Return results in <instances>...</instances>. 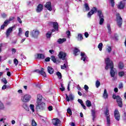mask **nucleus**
Segmentation results:
<instances>
[{
    "instance_id": "nucleus-1",
    "label": "nucleus",
    "mask_w": 126,
    "mask_h": 126,
    "mask_svg": "<svg viewBox=\"0 0 126 126\" xmlns=\"http://www.w3.org/2000/svg\"><path fill=\"white\" fill-rule=\"evenodd\" d=\"M105 64H106V66L105 67V69L108 70L109 69V66L110 68V74L111 77H113L112 80L115 81L117 80V77H115L116 75V71L115 68H114V62L110 60V58H107L105 60Z\"/></svg>"
},
{
    "instance_id": "nucleus-2",
    "label": "nucleus",
    "mask_w": 126,
    "mask_h": 126,
    "mask_svg": "<svg viewBox=\"0 0 126 126\" xmlns=\"http://www.w3.org/2000/svg\"><path fill=\"white\" fill-rule=\"evenodd\" d=\"M96 12H97V15L100 19L99 25H103V24H104V21H105V20L104 19V15L102 12V10H98V9H97L96 7H94L93 8V9H92L90 12H88V17L90 18V17H91V15H93L94 13H96Z\"/></svg>"
},
{
    "instance_id": "nucleus-3",
    "label": "nucleus",
    "mask_w": 126,
    "mask_h": 126,
    "mask_svg": "<svg viewBox=\"0 0 126 126\" xmlns=\"http://www.w3.org/2000/svg\"><path fill=\"white\" fill-rule=\"evenodd\" d=\"M112 98L114 100H116V102L120 108H123V99L120 95H117L116 94L112 95Z\"/></svg>"
},
{
    "instance_id": "nucleus-4",
    "label": "nucleus",
    "mask_w": 126,
    "mask_h": 126,
    "mask_svg": "<svg viewBox=\"0 0 126 126\" xmlns=\"http://www.w3.org/2000/svg\"><path fill=\"white\" fill-rule=\"evenodd\" d=\"M37 104L36 109L37 111H45L46 110V103L42 102Z\"/></svg>"
},
{
    "instance_id": "nucleus-5",
    "label": "nucleus",
    "mask_w": 126,
    "mask_h": 126,
    "mask_svg": "<svg viewBox=\"0 0 126 126\" xmlns=\"http://www.w3.org/2000/svg\"><path fill=\"white\" fill-rule=\"evenodd\" d=\"M116 21L118 26L121 28L122 25H123V18H122V17H121V15L119 13L116 14Z\"/></svg>"
},
{
    "instance_id": "nucleus-6",
    "label": "nucleus",
    "mask_w": 126,
    "mask_h": 126,
    "mask_svg": "<svg viewBox=\"0 0 126 126\" xmlns=\"http://www.w3.org/2000/svg\"><path fill=\"white\" fill-rule=\"evenodd\" d=\"M104 114L106 117V125L107 126H110L111 125V119L110 118V114L109 113V109L106 108V111L104 112Z\"/></svg>"
},
{
    "instance_id": "nucleus-7",
    "label": "nucleus",
    "mask_w": 126,
    "mask_h": 126,
    "mask_svg": "<svg viewBox=\"0 0 126 126\" xmlns=\"http://www.w3.org/2000/svg\"><path fill=\"white\" fill-rule=\"evenodd\" d=\"M39 34H40V32L39 31L36 30H33L31 32L30 35L33 37V38H35L37 39L38 38V36H39Z\"/></svg>"
},
{
    "instance_id": "nucleus-8",
    "label": "nucleus",
    "mask_w": 126,
    "mask_h": 126,
    "mask_svg": "<svg viewBox=\"0 0 126 126\" xmlns=\"http://www.w3.org/2000/svg\"><path fill=\"white\" fill-rule=\"evenodd\" d=\"M44 68H41V70H39L38 69L34 70V72H37L39 74H41L43 76V77H47V74H46V72L44 71Z\"/></svg>"
},
{
    "instance_id": "nucleus-9",
    "label": "nucleus",
    "mask_w": 126,
    "mask_h": 126,
    "mask_svg": "<svg viewBox=\"0 0 126 126\" xmlns=\"http://www.w3.org/2000/svg\"><path fill=\"white\" fill-rule=\"evenodd\" d=\"M31 99V95H30V94H27L22 97V102H25V103H27V102H29Z\"/></svg>"
},
{
    "instance_id": "nucleus-10",
    "label": "nucleus",
    "mask_w": 126,
    "mask_h": 126,
    "mask_svg": "<svg viewBox=\"0 0 126 126\" xmlns=\"http://www.w3.org/2000/svg\"><path fill=\"white\" fill-rule=\"evenodd\" d=\"M114 118L116 121H120L121 119V116L120 115V112L119 110L116 109L114 111Z\"/></svg>"
},
{
    "instance_id": "nucleus-11",
    "label": "nucleus",
    "mask_w": 126,
    "mask_h": 126,
    "mask_svg": "<svg viewBox=\"0 0 126 126\" xmlns=\"http://www.w3.org/2000/svg\"><path fill=\"white\" fill-rule=\"evenodd\" d=\"M45 8H47L49 11H52L53 10V8L52 7V2L51 1H48L44 5Z\"/></svg>"
},
{
    "instance_id": "nucleus-12",
    "label": "nucleus",
    "mask_w": 126,
    "mask_h": 126,
    "mask_svg": "<svg viewBox=\"0 0 126 126\" xmlns=\"http://www.w3.org/2000/svg\"><path fill=\"white\" fill-rule=\"evenodd\" d=\"M14 28H15V26H13L12 27H11L10 28H9L6 32V37H9V35H10V33H11V32H12V31H13V29H14Z\"/></svg>"
},
{
    "instance_id": "nucleus-13",
    "label": "nucleus",
    "mask_w": 126,
    "mask_h": 126,
    "mask_svg": "<svg viewBox=\"0 0 126 126\" xmlns=\"http://www.w3.org/2000/svg\"><path fill=\"white\" fill-rule=\"evenodd\" d=\"M59 59H62L63 61H64V60L65 59V57H66V53L61 51L59 53Z\"/></svg>"
},
{
    "instance_id": "nucleus-14",
    "label": "nucleus",
    "mask_w": 126,
    "mask_h": 126,
    "mask_svg": "<svg viewBox=\"0 0 126 126\" xmlns=\"http://www.w3.org/2000/svg\"><path fill=\"white\" fill-rule=\"evenodd\" d=\"M52 124L53 126H58V125L61 124V120L58 118H54L53 120Z\"/></svg>"
},
{
    "instance_id": "nucleus-15",
    "label": "nucleus",
    "mask_w": 126,
    "mask_h": 126,
    "mask_svg": "<svg viewBox=\"0 0 126 126\" xmlns=\"http://www.w3.org/2000/svg\"><path fill=\"white\" fill-rule=\"evenodd\" d=\"M66 95V101H67V102H69V101H70V100H71L72 101H73V100H74V97H73V95H72V94H70L68 95H67V94H65Z\"/></svg>"
},
{
    "instance_id": "nucleus-16",
    "label": "nucleus",
    "mask_w": 126,
    "mask_h": 126,
    "mask_svg": "<svg viewBox=\"0 0 126 126\" xmlns=\"http://www.w3.org/2000/svg\"><path fill=\"white\" fill-rule=\"evenodd\" d=\"M125 6H126V2H124V1H121L118 6V8L119 9H124Z\"/></svg>"
},
{
    "instance_id": "nucleus-17",
    "label": "nucleus",
    "mask_w": 126,
    "mask_h": 126,
    "mask_svg": "<svg viewBox=\"0 0 126 126\" xmlns=\"http://www.w3.org/2000/svg\"><path fill=\"white\" fill-rule=\"evenodd\" d=\"M42 99H43V96L41 94H38L37 96V104H40V103H42Z\"/></svg>"
},
{
    "instance_id": "nucleus-18",
    "label": "nucleus",
    "mask_w": 126,
    "mask_h": 126,
    "mask_svg": "<svg viewBox=\"0 0 126 126\" xmlns=\"http://www.w3.org/2000/svg\"><path fill=\"white\" fill-rule=\"evenodd\" d=\"M53 26V28L56 31H59V24L57 22H54L52 23Z\"/></svg>"
},
{
    "instance_id": "nucleus-19",
    "label": "nucleus",
    "mask_w": 126,
    "mask_h": 126,
    "mask_svg": "<svg viewBox=\"0 0 126 126\" xmlns=\"http://www.w3.org/2000/svg\"><path fill=\"white\" fill-rule=\"evenodd\" d=\"M43 6L42 4H39L37 7L36 12H41L43 10Z\"/></svg>"
},
{
    "instance_id": "nucleus-20",
    "label": "nucleus",
    "mask_w": 126,
    "mask_h": 126,
    "mask_svg": "<svg viewBox=\"0 0 126 126\" xmlns=\"http://www.w3.org/2000/svg\"><path fill=\"white\" fill-rule=\"evenodd\" d=\"M81 60L82 61H83V62H85V60H86V58H87V56L85 55V53L84 52H81Z\"/></svg>"
},
{
    "instance_id": "nucleus-21",
    "label": "nucleus",
    "mask_w": 126,
    "mask_h": 126,
    "mask_svg": "<svg viewBox=\"0 0 126 126\" xmlns=\"http://www.w3.org/2000/svg\"><path fill=\"white\" fill-rule=\"evenodd\" d=\"M47 71L50 74H53L54 73V68L52 66H49L47 67Z\"/></svg>"
},
{
    "instance_id": "nucleus-22",
    "label": "nucleus",
    "mask_w": 126,
    "mask_h": 126,
    "mask_svg": "<svg viewBox=\"0 0 126 126\" xmlns=\"http://www.w3.org/2000/svg\"><path fill=\"white\" fill-rule=\"evenodd\" d=\"M46 58L45 55L42 53L37 54V59L39 60H44Z\"/></svg>"
},
{
    "instance_id": "nucleus-23",
    "label": "nucleus",
    "mask_w": 126,
    "mask_h": 126,
    "mask_svg": "<svg viewBox=\"0 0 126 126\" xmlns=\"http://www.w3.org/2000/svg\"><path fill=\"white\" fill-rule=\"evenodd\" d=\"M78 53H80V50H79V49H78L77 48L75 47L73 51V54L75 56H78Z\"/></svg>"
},
{
    "instance_id": "nucleus-24",
    "label": "nucleus",
    "mask_w": 126,
    "mask_h": 126,
    "mask_svg": "<svg viewBox=\"0 0 126 126\" xmlns=\"http://www.w3.org/2000/svg\"><path fill=\"white\" fill-rule=\"evenodd\" d=\"M66 41V38H59L58 39L57 42L59 44H63V43H64Z\"/></svg>"
},
{
    "instance_id": "nucleus-25",
    "label": "nucleus",
    "mask_w": 126,
    "mask_h": 126,
    "mask_svg": "<svg viewBox=\"0 0 126 126\" xmlns=\"http://www.w3.org/2000/svg\"><path fill=\"white\" fill-rule=\"evenodd\" d=\"M108 93H107V90L105 89L104 90L103 94V97L104 98V99H108Z\"/></svg>"
},
{
    "instance_id": "nucleus-26",
    "label": "nucleus",
    "mask_w": 126,
    "mask_h": 126,
    "mask_svg": "<svg viewBox=\"0 0 126 126\" xmlns=\"http://www.w3.org/2000/svg\"><path fill=\"white\" fill-rule=\"evenodd\" d=\"M91 111L93 120L94 121L95 120V118H96V111H95V110H92Z\"/></svg>"
},
{
    "instance_id": "nucleus-27",
    "label": "nucleus",
    "mask_w": 126,
    "mask_h": 126,
    "mask_svg": "<svg viewBox=\"0 0 126 126\" xmlns=\"http://www.w3.org/2000/svg\"><path fill=\"white\" fill-rule=\"evenodd\" d=\"M77 38L78 41H82V40H83V36H82V34L78 33Z\"/></svg>"
},
{
    "instance_id": "nucleus-28",
    "label": "nucleus",
    "mask_w": 126,
    "mask_h": 126,
    "mask_svg": "<svg viewBox=\"0 0 126 126\" xmlns=\"http://www.w3.org/2000/svg\"><path fill=\"white\" fill-rule=\"evenodd\" d=\"M86 105L87 107H90L92 106V103H91V101L90 100H87L86 101Z\"/></svg>"
},
{
    "instance_id": "nucleus-29",
    "label": "nucleus",
    "mask_w": 126,
    "mask_h": 126,
    "mask_svg": "<svg viewBox=\"0 0 126 126\" xmlns=\"http://www.w3.org/2000/svg\"><path fill=\"white\" fill-rule=\"evenodd\" d=\"M51 61H52V62H53V63H57V62H58V63H60V62H59L58 60H57V59H56V57H55V56H52L51 57Z\"/></svg>"
},
{
    "instance_id": "nucleus-30",
    "label": "nucleus",
    "mask_w": 126,
    "mask_h": 126,
    "mask_svg": "<svg viewBox=\"0 0 126 126\" xmlns=\"http://www.w3.org/2000/svg\"><path fill=\"white\" fill-rule=\"evenodd\" d=\"M84 7L87 11H88L90 9V7H89V5L87 3H85Z\"/></svg>"
},
{
    "instance_id": "nucleus-31",
    "label": "nucleus",
    "mask_w": 126,
    "mask_h": 126,
    "mask_svg": "<svg viewBox=\"0 0 126 126\" xmlns=\"http://www.w3.org/2000/svg\"><path fill=\"white\" fill-rule=\"evenodd\" d=\"M124 63L123 62H119L118 64V67L120 69H123L124 68Z\"/></svg>"
},
{
    "instance_id": "nucleus-32",
    "label": "nucleus",
    "mask_w": 126,
    "mask_h": 126,
    "mask_svg": "<svg viewBox=\"0 0 126 126\" xmlns=\"http://www.w3.org/2000/svg\"><path fill=\"white\" fill-rule=\"evenodd\" d=\"M107 29L108 30L109 34H112V29H111V25L107 24Z\"/></svg>"
},
{
    "instance_id": "nucleus-33",
    "label": "nucleus",
    "mask_w": 126,
    "mask_h": 126,
    "mask_svg": "<svg viewBox=\"0 0 126 126\" xmlns=\"http://www.w3.org/2000/svg\"><path fill=\"white\" fill-rule=\"evenodd\" d=\"M118 75L120 77H123V76H125V72L124 71H120L118 72Z\"/></svg>"
},
{
    "instance_id": "nucleus-34",
    "label": "nucleus",
    "mask_w": 126,
    "mask_h": 126,
    "mask_svg": "<svg viewBox=\"0 0 126 126\" xmlns=\"http://www.w3.org/2000/svg\"><path fill=\"white\" fill-rule=\"evenodd\" d=\"M98 48L99 50V51H102V49H103V43H99L98 45Z\"/></svg>"
},
{
    "instance_id": "nucleus-35",
    "label": "nucleus",
    "mask_w": 126,
    "mask_h": 126,
    "mask_svg": "<svg viewBox=\"0 0 126 126\" xmlns=\"http://www.w3.org/2000/svg\"><path fill=\"white\" fill-rule=\"evenodd\" d=\"M101 85V83H100V81L99 80H97L95 82V86L96 88H99V87Z\"/></svg>"
},
{
    "instance_id": "nucleus-36",
    "label": "nucleus",
    "mask_w": 126,
    "mask_h": 126,
    "mask_svg": "<svg viewBox=\"0 0 126 126\" xmlns=\"http://www.w3.org/2000/svg\"><path fill=\"white\" fill-rule=\"evenodd\" d=\"M56 75L59 77V79H61L62 77H63V76H62V73L59 71L56 72Z\"/></svg>"
},
{
    "instance_id": "nucleus-37",
    "label": "nucleus",
    "mask_w": 126,
    "mask_h": 126,
    "mask_svg": "<svg viewBox=\"0 0 126 126\" xmlns=\"http://www.w3.org/2000/svg\"><path fill=\"white\" fill-rule=\"evenodd\" d=\"M110 2L112 7H114L115 6V0H110Z\"/></svg>"
},
{
    "instance_id": "nucleus-38",
    "label": "nucleus",
    "mask_w": 126,
    "mask_h": 126,
    "mask_svg": "<svg viewBox=\"0 0 126 126\" xmlns=\"http://www.w3.org/2000/svg\"><path fill=\"white\" fill-rule=\"evenodd\" d=\"M67 113L69 114V115H70L71 116V115H72V111H71V109H70V108H68L67 109Z\"/></svg>"
},
{
    "instance_id": "nucleus-39",
    "label": "nucleus",
    "mask_w": 126,
    "mask_h": 126,
    "mask_svg": "<svg viewBox=\"0 0 126 126\" xmlns=\"http://www.w3.org/2000/svg\"><path fill=\"white\" fill-rule=\"evenodd\" d=\"M30 109H32V112H35V109H34V105L31 104L30 105Z\"/></svg>"
},
{
    "instance_id": "nucleus-40",
    "label": "nucleus",
    "mask_w": 126,
    "mask_h": 126,
    "mask_svg": "<svg viewBox=\"0 0 126 126\" xmlns=\"http://www.w3.org/2000/svg\"><path fill=\"white\" fill-rule=\"evenodd\" d=\"M4 109V105L0 101V110H3Z\"/></svg>"
},
{
    "instance_id": "nucleus-41",
    "label": "nucleus",
    "mask_w": 126,
    "mask_h": 126,
    "mask_svg": "<svg viewBox=\"0 0 126 126\" xmlns=\"http://www.w3.org/2000/svg\"><path fill=\"white\" fill-rule=\"evenodd\" d=\"M9 23H10V22H9V21H8V20H6L3 23V25L7 26L8 25V24H9Z\"/></svg>"
},
{
    "instance_id": "nucleus-42",
    "label": "nucleus",
    "mask_w": 126,
    "mask_h": 126,
    "mask_svg": "<svg viewBox=\"0 0 126 126\" xmlns=\"http://www.w3.org/2000/svg\"><path fill=\"white\" fill-rule=\"evenodd\" d=\"M32 126H37V123L35 122L34 120H32Z\"/></svg>"
},
{
    "instance_id": "nucleus-43",
    "label": "nucleus",
    "mask_w": 126,
    "mask_h": 126,
    "mask_svg": "<svg viewBox=\"0 0 126 126\" xmlns=\"http://www.w3.org/2000/svg\"><path fill=\"white\" fill-rule=\"evenodd\" d=\"M52 36V32L50 33H49V32L46 33V37L47 38V39H49V38H51V36Z\"/></svg>"
},
{
    "instance_id": "nucleus-44",
    "label": "nucleus",
    "mask_w": 126,
    "mask_h": 126,
    "mask_svg": "<svg viewBox=\"0 0 126 126\" xmlns=\"http://www.w3.org/2000/svg\"><path fill=\"white\" fill-rule=\"evenodd\" d=\"M2 81L3 82L4 84H7V80H6V78H3L2 79Z\"/></svg>"
},
{
    "instance_id": "nucleus-45",
    "label": "nucleus",
    "mask_w": 126,
    "mask_h": 126,
    "mask_svg": "<svg viewBox=\"0 0 126 126\" xmlns=\"http://www.w3.org/2000/svg\"><path fill=\"white\" fill-rule=\"evenodd\" d=\"M14 63L15 65H17V64H18V60H17L16 58L14 59Z\"/></svg>"
},
{
    "instance_id": "nucleus-46",
    "label": "nucleus",
    "mask_w": 126,
    "mask_h": 126,
    "mask_svg": "<svg viewBox=\"0 0 126 126\" xmlns=\"http://www.w3.org/2000/svg\"><path fill=\"white\" fill-rule=\"evenodd\" d=\"M15 19V17H10L8 21L9 22H10V21H12L13 20H14Z\"/></svg>"
},
{
    "instance_id": "nucleus-47",
    "label": "nucleus",
    "mask_w": 126,
    "mask_h": 126,
    "mask_svg": "<svg viewBox=\"0 0 126 126\" xmlns=\"http://www.w3.org/2000/svg\"><path fill=\"white\" fill-rule=\"evenodd\" d=\"M106 51H107V52H108V53H111V51H112V47H111L110 46H109L107 49H106Z\"/></svg>"
},
{
    "instance_id": "nucleus-48",
    "label": "nucleus",
    "mask_w": 126,
    "mask_h": 126,
    "mask_svg": "<svg viewBox=\"0 0 126 126\" xmlns=\"http://www.w3.org/2000/svg\"><path fill=\"white\" fill-rule=\"evenodd\" d=\"M22 34V29L21 28H19V32H18V35L19 36H20Z\"/></svg>"
},
{
    "instance_id": "nucleus-49",
    "label": "nucleus",
    "mask_w": 126,
    "mask_h": 126,
    "mask_svg": "<svg viewBox=\"0 0 126 126\" xmlns=\"http://www.w3.org/2000/svg\"><path fill=\"white\" fill-rule=\"evenodd\" d=\"M123 87H124V86H123L122 83H120L119 84V87H118L119 89H121L123 88Z\"/></svg>"
},
{
    "instance_id": "nucleus-50",
    "label": "nucleus",
    "mask_w": 126,
    "mask_h": 126,
    "mask_svg": "<svg viewBox=\"0 0 126 126\" xmlns=\"http://www.w3.org/2000/svg\"><path fill=\"white\" fill-rule=\"evenodd\" d=\"M84 89L86 91H88V89H89V87L87 85H84Z\"/></svg>"
},
{
    "instance_id": "nucleus-51",
    "label": "nucleus",
    "mask_w": 126,
    "mask_h": 126,
    "mask_svg": "<svg viewBox=\"0 0 126 126\" xmlns=\"http://www.w3.org/2000/svg\"><path fill=\"white\" fill-rule=\"evenodd\" d=\"M66 34L67 35V36H68V37H69V36H70V31H67L66 32Z\"/></svg>"
},
{
    "instance_id": "nucleus-52",
    "label": "nucleus",
    "mask_w": 126,
    "mask_h": 126,
    "mask_svg": "<svg viewBox=\"0 0 126 126\" xmlns=\"http://www.w3.org/2000/svg\"><path fill=\"white\" fill-rule=\"evenodd\" d=\"M84 35L86 37V38H88V37H89V33H88L87 32H85L84 33Z\"/></svg>"
},
{
    "instance_id": "nucleus-53",
    "label": "nucleus",
    "mask_w": 126,
    "mask_h": 126,
    "mask_svg": "<svg viewBox=\"0 0 126 126\" xmlns=\"http://www.w3.org/2000/svg\"><path fill=\"white\" fill-rule=\"evenodd\" d=\"M17 20L20 23V24L22 23V21L21 20V19L19 17H17Z\"/></svg>"
},
{
    "instance_id": "nucleus-54",
    "label": "nucleus",
    "mask_w": 126,
    "mask_h": 126,
    "mask_svg": "<svg viewBox=\"0 0 126 126\" xmlns=\"http://www.w3.org/2000/svg\"><path fill=\"white\" fill-rule=\"evenodd\" d=\"M26 37H29V31H27L25 32Z\"/></svg>"
},
{
    "instance_id": "nucleus-55",
    "label": "nucleus",
    "mask_w": 126,
    "mask_h": 126,
    "mask_svg": "<svg viewBox=\"0 0 126 126\" xmlns=\"http://www.w3.org/2000/svg\"><path fill=\"white\" fill-rule=\"evenodd\" d=\"M6 16H7V14H5V13H3L2 15H1V17H2V18H5L6 17Z\"/></svg>"
},
{
    "instance_id": "nucleus-56",
    "label": "nucleus",
    "mask_w": 126,
    "mask_h": 126,
    "mask_svg": "<svg viewBox=\"0 0 126 126\" xmlns=\"http://www.w3.org/2000/svg\"><path fill=\"white\" fill-rule=\"evenodd\" d=\"M64 68H66V66L65 65V63L63 64V65H61V69H64Z\"/></svg>"
},
{
    "instance_id": "nucleus-57",
    "label": "nucleus",
    "mask_w": 126,
    "mask_h": 126,
    "mask_svg": "<svg viewBox=\"0 0 126 126\" xmlns=\"http://www.w3.org/2000/svg\"><path fill=\"white\" fill-rule=\"evenodd\" d=\"M78 103H80V104L81 105H82V104L83 103V101H82V100H81V99H79L78 100Z\"/></svg>"
},
{
    "instance_id": "nucleus-58",
    "label": "nucleus",
    "mask_w": 126,
    "mask_h": 126,
    "mask_svg": "<svg viewBox=\"0 0 126 126\" xmlns=\"http://www.w3.org/2000/svg\"><path fill=\"white\" fill-rule=\"evenodd\" d=\"M6 26L4 25L3 24L0 27V29L1 30H3V29H4V27H5Z\"/></svg>"
},
{
    "instance_id": "nucleus-59",
    "label": "nucleus",
    "mask_w": 126,
    "mask_h": 126,
    "mask_svg": "<svg viewBox=\"0 0 126 126\" xmlns=\"http://www.w3.org/2000/svg\"><path fill=\"white\" fill-rule=\"evenodd\" d=\"M50 60H51V58L50 57H47L45 59V62H50Z\"/></svg>"
},
{
    "instance_id": "nucleus-60",
    "label": "nucleus",
    "mask_w": 126,
    "mask_h": 126,
    "mask_svg": "<svg viewBox=\"0 0 126 126\" xmlns=\"http://www.w3.org/2000/svg\"><path fill=\"white\" fill-rule=\"evenodd\" d=\"M81 105L82 106V107L83 108L84 110H86V106L84 105V103L81 104Z\"/></svg>"
},
{
    "instance_id": "nucleus-61",
    "label": "nucleus",
    "mask_w": 126,
    "mask_h": 126,
    "mask_svg": "<svg viewBox=\"0 0 126 126\" xmlns=\"http://www.w3.org/2000/svg\"><path fill=\"white\" fill-rule=\"evenodd\" d=\"M48 110L49 111H53V106H50L48 107Z\"/></svg>"
},
{
    "instance_id": "nucleus-62",
    "label": "nucleus",
    "mask_w": 126,
    "mask_h": 126,
    "mask_svg": "<svg viewBox=\"0 0 126 126\" xmlns=\"http://www.w3.org/2000/svg\"><path fill=\"white\" fill-rule=\"evenodd\" d=\"M2 90H5V89H6V85H4L2 87Z\"/></svg>"
},
{
    "instance_id": "nucleus-63",
    "label": "nucleus",
    "mask_w": 126,
    "mask_h": 126,
    "mask_svg": "<svg viewBox=\"0 0 126 126\" xmlns=\"http://www.w3.org/2000/svg\"><path fill=\"white\" fill-rule=\"evenodd\" d=\"M12 53H14L15 54V53H16V50L15 49V48H12L11 50Z\"/></svg>"
},
{
    "instance_id": "nucleus-64",
    "label": "nucleus",
    "mask_w": 126,
    "mask_h": 126,
    "mask_svg": "<svg viewBox=\"0 0 126 126\" xmlns=\"http://www.w3.org/2000/svg\"><path fill=\"white\" fill-rule=\"evenodd\" d=\"M123 116H124V118H125L126 119V111L124 112Z\"/></svg>"
}]
</instances>
